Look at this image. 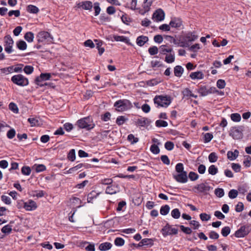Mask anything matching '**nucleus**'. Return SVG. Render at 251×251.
<instances>
[{
  "label": "nucleus",
  "mask_w": 251,
  "mask_h": 251,
  "mask_svg": "<svg viewBox=\"0 0 251 251\" xmlns=\"http://www.w3.org/2000/svg\"><path fill=\"white\" fill-rule=\"evenodd\" d=\"M114 106L115 107L116 111L118 112H124L132 107L131 102L128 100L123 99L116 101Z\"/></svg>",
  "instance_id": "1"
},
{
  "label": "nucleus",
  "mask_w": 251,
  "mask_h": 251,
  "mask_svg": "<svg viewBox=\"0 0 251 251\" xmlns=\"http://www.w3.org/2000/svg\"><path fill=\"white\" fill-rule=\"evenodd\" d=\"M76 125L80 128H84L88 130L93 129L95 126L93 120L89 117L78 120L76 122Z\"/></svg>",
  "instance_id": "2"
},
{
  "label": "nucleus",
  "mask_w": 251,
  "mask_h": 251,
  "mask_svg": "<svg viewBox=\"0 0 251 251\" xmlns=\"http://www.w3.org/2000/svg\"><path fill=\"white\" fill-rule=\"evenodd\" d=\"M36 38L39 43L43 45L49 44L52 42L53 37L50 33L45 31H41L36 35Z\"/></svg>",
  "instance_id": "3"
},
{
  "label": "nucleus",
  "mask_w": 251,
  "mask_h": 251,
  "mask_svg": "<svg viewBox=\"0 0 251 251\" xmlns=\"http://www.w3.org/2000/svg\"><path fill=\"white\" fill-rule=\"evenodd\" d=\"M153 101L155 104H157V107H167L171 103V98L167 95H158L154 97Z\"/></svg>",
  "instance_id": "4"
},
{
  "label": "nucleus",
  "mask_w": 251,
  "mask_h": 251,
  "mask_svg": "<svg viewBox=\"0 0 251 251\" xmlns=\"http://www.w3.org/2000/svg\"><path fill=\"white\" fill-rule=\"evenodd\" d=\"M11 81L15 84L20 86H25L28 85V79L21 74L14 75L11 77Z\"/></svg>",
  "instance_id": "5"
},
{
  "label": "nucleus",
  "mask_w": 251,
  "mask_h": 251,
  "mask_svg": "<svg viewBox=\"0 0 251 251\" xmlns=\"http://www.w3.org/2000/svg\"><path fill=\"white\" fill-rule=\"evenodd\" d=\"M198 37L195 32H189L186 33L183 37L182 41L180 42V47H184L189 46V43L195 41Z\"/></svg>",
  "instance_id": "6"
},
{
  "label": "nucleus",
  "mask_w": 251,
  "mask_h": 251,
  "mask_svg": "<svg viewBox=\"0 0 251 251\" xmlns=\"http://www.w3.org/2000/svg\"><path fill=\"white\" fill-rule=\"evenodd\" d=\"M14 41L10 35H6L4 37V47L5 51L8 54L13 51V46Z\"/></svg>",
  "instance_id": "7"
},
{
  "label": "nucleus",
  "mask_w": 251,
  "mask_h": 251,
  "mask_svg": "<svg viewBox=\"0 0 251 251\" xmlns=\"http://www.w3.org/2000/svg\"><path fill=\"white\" fill-rule=\"evenodd\" d=\"M217 92V90L215 87H210L207 88L206 86L201 85L199 87L198 92L200 96L201 97L206 96L210 94L214 93Z\"/></svg>",
  "instance_id": "8"
},
{
  "label": "nucleus",
  "mask_w": 251,
  "mask_h": 251,
  "mask_svg": "<svg viewBox=\"0 0 251 251\" xmlns=\"http://www.w3.org/2000/svg\"><path fill=\"white\" fill-rule=\"evenodd\" d=\"M161 232L164 237L170 235H176L178 232V229L173 228L169 224H167L161 229Z\"/></svg>",
  "instance_id": "9"
},
{
  "label": "nucleus",
  "mask_w": 251,
  "mask_h": 251,
  "mask_svg": "<svg viewBox=\"0 0 251 251\" xmlns=\"http://www.w3.org/2000/svg\"><path fill=\"white\" fill-rule=\"evenodd\" d=\"M211 189V187L207 183H202L195 186L193 188V191L195 193H206Z\"/></svg>",
  "instance_id": "10"
},
{
  "label": "nucleus",
  "mask_w": 251,
  "mask_h": 251,
  "mask_svg": "<svg viewBox=\"0 0 251 251\" xmlns=\"http://www.w3.org/2000/svg\"><path fill=\"white\" fill-rule=\"evenodd\" d=\"M250 232V226H242L234 233L235 237L237 238L244 237Z\"/></svg>",
  "instance_id": "11"
},
{
  "label": "nucleus",
  "mask_w": 251,
  "mask_h": 251,
  "mask_svg": "<svg viewBox=\"0 0 251 251\" xmlns=\"http://www.w3.org/2000/svg\"><path fill=\"white\" fill-rule=\"evenodd\" d=\"M170 25L173 28L179 29L183 26L182 20L177 17H173L171 18L170 22Z\"/></svg>",
  "instance_id": "12"
},
{
  "label": "nucleus",
  "mask_w": 251,
  "mask_h": 251,
  "mask_svg": "<svg viewBox=\"0 0 251 251\" xmlns=\"http://www.w3.org/2000/svg\"><path fill=\"white\" fill-rule=\"evenodd\" d=\"M174 178L178 182L184 183L188 181L187 172L179 173L177 175L173 176Z\"/></svg>",
  "instance_id": "13"
},
{
  "label": "nucleus",
  "mask_w": 251,
  "mask_h": 251,
  "mask_svg": "<svg viewBox=\"0 0 251 251\" xmlns=\"http://www.w3.org/2000/svg\"><path fill=\"white\" fill-rule=\"evenodd\" d=\"M165 13L161 9L156 10L152 15V19L156 22L162 21L164 19Z\"/></svg>",
  "instance_id": "14"
},
{
  "label": "nucleus",
  "mask_w": 251,
  "mask_h": 251,
  "mask_svg": "<svg viewBox=\"0 0 251 251\" xmlns=\"http://www.w3.org/2000/svg\"><path fill=\"white\" fill-rule=\"evenodd\" d=\"M229 135L234 139L237 140L242 138V133L237 127H233L230 130Z\"/></svg>",
  "instance_id": "15"
},
{
  "label": "nucleus",
  "mask_w": 251,
  "mask_h": 251,
  "mask_svg": "<svg viewBox=\"0 0 251 251\" xmlns=\"http://www.w3.org/2000/svg\"><path fill=\"white\" fill-rule=\"evenodd\" d=\"M37 207V204L35 201L33 200H29L25 201V209L26 211H33L35 210Z\"/></svg>",
  "instance_id": "16"
},
{
  "label": "nucleus",
  "mask_w": 251,
  "mask_h": 251,
  "mask_svg": "<svg viewBox=\"0 0 251 251\" xmlns=\"http://www.w3.org/2000/svg\"><path fill=\"white\" fill-rule=\"evenodd\" d=\"M149 119L146 117H143L138 119L135 121V125L139 126L144 127L146 126H149L150 124Z\"/></svg>",
  "instance_id": "17"
},
{
  "label": "nucleus",
  "mask_w": 251,
  "mask_h": 251,
  "mask_svg": "<svg viewBox=\"0 0 251 251\" xmlns=\"http://www.w3.org/2000/svg\"><path fill=\"white\" fill-rule=\"evenodd\" d=\"M77 5L78 7H82L85 10H91L93 7L92 2L90 1H85L79 2Z\"/></svg>",
  "instance_id": "18"
},
{
  "label": "nucleus",
  "mask_w": 251,
  "mask_h": 251,
  "mask_svg": "<svg viewBox=\"0 0 251 251\" xmlns=\"http://www.w3.org/2000/svg\"><path fill=\"white\" fill-rule=\"evenodd\" d=\"M51 77V75L50 73H41L39 76H37L35 81L42 82L44 80H50Z\"/></svg>",
  "instance_id": "19"
},
{
  "label": "nucleus",
  "mask_w": 251,
  "mask_h": 251,
  "mask_svg": "<svg viewBox=\"0 0 251 251\" xmlns=\"http://www.w3.org/2000/svg\"><path fill=\"white\" fill-rule=\"evenodd\" d=\"M149 41V38L144 35L138 36L136 39V44L140 47H142Z\"/></svg>",
  "instance_id": "20"
},
{
  "label": "nucleus",
  "mask_w": 251,
  "mask_h": 251,
  "mask_svg": "<svg viewBox=\"0 0 251 251\" xmlns=\"http://www.w3.org/2000/svg\"><path fill=\"white\" fill-rule=\"evenodd\" d=\"M189 76L193 80L202 79L204 78V74L201 71H197L191 73Z\"/></svg>",
  "instance_id": "21"
},
{
  "label": "nucleus",
  "mask_w": 251,
  "mask_h": 251,
  "mask_svg": "<svg viewBox=\"0 0 251 251\" xmlns=\"http://www.w3.org/2000/svg\"><path fill=\"white\" fill-rule=\"evenodd\" d=\"M159 52L162 54H166L167 53H170L173 52V49L169 47L167 45H163L160 46Z\"/></svg>",
  "instance_id": "22"
},
{
  "label": "nucleus",
  "mask_w": 251,
  "mask_h": 251,
  "mask_svg": "<svg viewBox=\"0 0 251 251\" xmlns=\"http://www.w3.org/2000/svg\"><path fill=\"white\" fill-rule=\"evenodd\" d=\"M117 191L118 187L113 185L107 186L105 190V193L110 195L115 194Z\"/></svg>",
  "instance_id": "23"
},
{
  "label": "nucleus",
  "mask_w": 251,
  "mask_h": 251,
  "mask_svg": "<svg viewBox=\"0 0 251 251\" xmlns=\"http://www.w3.org/2000/svg\"><path fill=\"white\" fill-rule=\"evenodd\" d=\"M238 154L239 151L237 150H235L233 152L228 151L227 153V157L229 160H234L238 157Z\"/></svg>",
  "instance_id": "24"
},
{
  "label": "nucleus",
  "mask_w": 251,
  "mask_h": 251,
  "mask_svg": "<svg viewBox=\"0 0 251 251\" xmlns=\"http://www.w3.org/2000/svg\"><path fill=\"white\" fill-rule=\"evenodd\" d=\"M112 247L111 243L109 242H104L99 245V249L101 251H106L110 250Z\"/></svg>",
  "instance_id": "25"
},
{
  "label": "nucleus",
  "mask_w": 251,
  "mask_h": 251,
  "mask_svg": "<svg viewBox=\"0 0 251 251\" xmlns=\"http://www.w3.org/2000/svg\"><path fill=\"white\" fill-rule=\"evenodd\" d=\"M184 71L183 68L179 65H177L174 68V75L177 77H180Z\"/></svg>",
  "instance_id": "26"
},
{
  "label": "nucleus",
  "mask_w": 251,
  "mask_h": 251,
  "mask_svg": "<svg viewBox=\"0 0 251 251\" xmlns=\"http://www.w3.org/2000/svg\"><path fill=\"white\" fill-rule=\"evenodd\" d=\"M175 52L173 50V52H170L169 54L166 55L165 59V62H166L167 63H172L175 61Z\"/></svg>",
  "instance_id": "27"
},
{
  "label": "nucleus",
  "mask_w": 251,
  "mask_h": 251,
  "mask_svg": "<svg viewBox=\"0 0 251 251\" xmlns=\"http://www.w3.org/2000/svg\"><path fill=\"white\" fill-rule=\"evenodd\" d=\"M26 10L28 12L32 14H37L39 11V9L37 6L32 4L28 5L27 6Z\"/></svg>",
  "instance_id": "28"
},
{
  "label": "nucleus",
  "mask_w": 251,
  "mask_h": 251,
  "mask_svg": "<svg viewBox=\"0 0 251 251\" xmlns=\"http://www.w3.org/2000/svg\"><path fill=\"white\" fill-rule=\"evenodd\" d=\"M142 244L143 246H146L148 247H151L153 245V239L151 238H144L142 240Z\"/></svg>",
  "instance_id": "29"
},
{
  "label": "nucleus",
  "mask_w": 251,
  "mask_h": 251,
  "mask_svg": "<svg viewBox=\"0 0 251 251\" xmlns=\"http://www.w3.org/2000/svg\"><path fill=\"white\" fill-rule=\"evenodd\" d=\"M128 119L124 116H118L116 120V123L119 126L123 125Z\"/></svg>",
  "instance_id": "30"
},
{
  "label": "nucleus",
  "mask_w": 251,
  "mask_h": 251,
  "mask_svg": "<svg viewBox=\"0 0 251 251\" xmlns=\"http://www.w3.org/2000/svg\"><path fill=\"white\" fill-rule=\"evenodd\" d=\"M17 48L22 50H24L26 49L27 45L26 43L23 40L18 41L16 43Z\"/></svg>",
  "instance_id": "31"
},
{
  "label": "nucleus",
  "mask_w": 251,
  "mask_h": 251,
  "mask_svg": "<svg viewBox=\"0 0 251 251\" xmlns=\"http://www.w3.org/2000/svg\"><path fill=\"white\" fill-rule=\"evenodd\" d=\"M34 37L33 33L30 31L26 32L24 36L25 39L29 43H31L33 41Z\"/></svg>",
  "instance_id": "32"
},
{
  "label": "nucleus",
  "mask_w": 251,
  "mask_h": 251,
  "mask_svg": "<svg viewBox=\"0 0 251 251\" xmlns=\"http://www.w3.org/2000/svg\"><path fill=\"white\" fill-rule=\"evenodd\" d=\"M170 209V206L166 204L161 207L160 213L162 215H166L169 212Z\"/></svg>",
  "instance_id": "33"
},
{
  "label": "nucleus",
  "mask_w": 251,
  "mask_h": 251,
  "mask_svg": "<svg viewBox=\"0 0 251 251\" xmlns=\"http://www.w3.org/2000/svg\"><path fill=\"white\" fill-rule=\"evenodd\" d=\"M33 168L37 173L43 172L46 169V166L43 164H35L33 166Z\"/></svg>",
  "instance_id": "34"
},
{
  "label": "nucleus",
  "mask_w": 251,
  "mask_h": 251,
  "mask_svg": "<svg viewBox=\"0 0 251 251\" xmlns=\"http://www.w3.org/2000/svg\"><path fill=\"white\" fill-rule=\"evenodd\" d=\"M68 159L71 161H74L75 159V150L74 149H71L67 156Z\"/></svg>",
  "instance_id": "35"
},
{
  "label": "nucleus",
  "mask_w": 251,
  "mask_h": 251,
  "mask_svg": "<svg viewBox=\"0 0 251 251\" xmlns=\"http://www.w3.org/2000/svg\"><path fill=\"white\" fill-rule=\"evenodd\" d=\"M71 201L74 205H76V207H80L81 206V201L80 199L76 197H73L71 199Z\"/></svg>",
  "instance_id": "36"
},
{
  "label": "nucleus",
  "mask_w": 251,
  "mask_h": 251,
  "mask_svg": "<svg viewBox=\"0 0 251 251\" xmlns=\"http://www.w3.org/2000/svg\"><path fill=\"white\" fill-rule=\"evenodd\" d=\"M8 107L9 109L14 113H18L19 112V109L17 105L13 102H11L9 104Z\"/></svg>",
  "instance_id": "37"
},
{
  "label": "nucleus",
  "mask_w": 251,
  "mask_h": 251,
  "mask_svg": "<svg viewBox=\"0 0 251 251\" xmlns=\"http://www.w3.org/2000/svg\"><path fill=\"white\" fill-rule=\"evenodd\" d=\"M31 172V169L28 166H24L22 168L21 172L24 175L29 176Z\"/></svg>",
  "instance_id": "38"
},
{
  "label": "nucleus",
  "mask_w": 251,
  "mask_h": 251,
  "mask_svg": "<svg viewBox=\"0 0 251 251\" xmlns=\"http://www.w3.org/2000/svg\"><path fill=\"white\" fill-rule=\"evenodd\" d=\"M127 140L130 142L131 144H134L138 142L139 139L135 137L132 134H130L127 136Z\"/></svg>",
  "instance_id": "39"
},
{
  "label": "nucleus",
  "mask_w": 251,
  "mask_h": 251,
  "mask_svg": "<svg viewBox=\"0 0 251 251\" xmlns=\"http://www.w3.org/2000/svg\"><path fill=\"white\" fill-rule=\"evenodd\" d=\"M208 159L210 162L214 163L217 161L218 156L214 152H211L208 156Z\"/></svg>",
  "instance_id": "40"
},
{
  "label": "nucleus",
  "mask_w": 251,
  "mask_h": 251,
  "mask_svg": "<svg viewBox=\"0 0 251 251\" xmlns=\"http://www.w3.org/2000/svg\"><path fill=\"white\" fill-rule=\"evenodd\" d=\"M208 171L209 174L215 175L218 173V170L214 165H212L208 168Z\"/></svg>",
  "instance_id": "41"
},
{
  "label": "nucleus",
  "mask_w": 251,
  "mask_h": 251,
  "mask_svg": "<svg viewBox=\"0 0 251 251\" xmlns=\"http://www.w3.org/2000/svg\"><path fill=\"white\" fill-rule=\"evenodd\" d=\"M230 118L233 121L236 122H240L241 120L240 115L237 113L231 114L230 115Z\"/></svg>",
  "instance_id": "42"
},
{
  "label": "nucleus",
  "mask_w": 251,
  "mask_h": 251,
  "mask_svg": "<svg viewBox=\"0 0 251 251\" xmlns=\"http://www.w3.org/2000/svg\"><path fill=\"white\" fill-rule=\"evenodd\" d=\"M171 215L174 219H178L180 216V212L178 208L173 209L171 212Z\"/></svg>",
  "instance_id": "43"
},
{
  "label": "nucleus",
  "mask_w": 251,
  "mask_h": 251,
  "mask_svg": "<svg viewBox=\"0 0 251 251\" xmlns=\"http://www.w3.org/2000/svg\"><path fill=\"white\" fill-rule=\"evenodd\" d=\"M155 126L157 127H166L168 126V123L166 121L158 120L155 122Z\"/></svg>",
  "instance_id": "44"
},
{
  "label": "nucleus",
  "mask_w": 251,
  "mask_h": 251,
  "mask_svg": "<svg viewBox=\"0 0 251 251\" xmlns=\"http://www.w3.org/2000/svg\"><path fill=\"white\" fill-rule=\"evenodd\" d=\"M1 232L4 234H9L12 231V226L7 225L4 226L1 229Z\"/></svg>",
  "instance_id": "45"
},
{
  "label": "nucleus",
  "mask_w": 251,
  "mask_h": 251,
  "mask_svg": "<svg viewBox=\"0 0 251 251\" xmlns=\"http://www.w3.org/2000/svg\"><path fill=\"white\" fill-rule=\"evenodd\" d=\"M150 150L152 153L156 154L159 153L160 149L157 145L152 144L150 148Z\"/></svg>",
  "instance_id": "46"
},
{
  "label": "nucleus",
  "mask_w": 251,
  "mask_h": 251,
  "mask_svg": "<svg viewBox=\"0 0 251 251\" xmlns=\"http://www.w3.org/2000/svg\"><path fill=\"white\" fill-rule=\"evenodd\" d=\"M114 244L117 246H122L125 244V240L121 237H117L114 240Z\"/></svg>",
  "instance_id": "47"
},
{
  "label": "nucleus",
  "mask_w": 251,
  "mask_h": 251,
  "mask_svg": "<svg viewBox=\"0 0 251 251\" xmlns=\"http://www.w3.org/2000/svg\"><path fill=\"white\" fill-rule=\"evenodd\" d=\"M246 158L243 161V164L245 167L248 168L251 165V157L249 155L245 156Z\"/></svg>",
  "instance_id": "48"
},
{
  "label": "nucleus",
  "mask_w": 251,
  "mask_h": 251,
  "mask_svg": "<svg viewBox=\"0 0 251 251\" xmlns=\"http://www.w3.org/2000/svg\"><path fill=\"white\" fill-rule=\"evenodd\" d=\"M230 232V228L229 226H225L221 230V233L224 237H226Z\"/></svg>",
  "instance_id": "49"
},
{
  "label": "nucleus",
  "mask_w": 251,
  "mask_h": 251,
  "mask_svg": "<svg viewBox=\"0 0 251 251\" xmlns=\"http://www.w3.org/2000/svg\"><path fill=\"white\" fill-rule=\"evenodd\" d=\"M148 51L150 55H154L157 54L158 52V49L156 46H152L149 49Z\"/></svg>",
  "instance_id": "50"
},
{
  "label": "nucleus",
  "mask_w": 251,
  "mask_h": 251,
  "mask_svg": "<svg viewBox=\"0 0 251 251\" xmlns=\"http://www.w3.org/2000/svg\"><path fill=\"white\" fill-rule=\"evenodd\" d=\"M213 138V134L211 133H206L204 135V142L205 143L209 142Z\"/></svg>",
  "instance_id": "51"
},
{
  "label": "nucleus",
  "mask_w": 251,
  "mask_h": 251,
  "mask_svg": "<svg viewBox=\"0 0 251 251\" xmlns=\"http://www.w3.org/2000/svg\"><path fill=\"white\" fill-rule=\"evenodd\" d=\"M208 236L209 238L211 239L216 240L218 239L219 237V234L215 232V231H210L208 233Z\"/></svg>",
  "instance_id": "52"
},
{
  "label": "nucleus",
  "mask_w": 251,
  "mask_h": 251,
  "mask_svg": "<svg viewBox=\"0 0 251 251\" xmlns=\"http://www.w3.org/2000/svg\"><path fill=\"white\" fill-rule=\"evenodd\" d=\"M34 68L32 66H29V65H26L25 66L23 71L25 72V73L27 75H30L33 72Z\"/></svg>",
  "instance_id": "53"
},
{
  "label": "nucleus",
  "mask_w": 251,
  "mask_h": 251,
  "mask_svg": "<svg viewBox=\"0 0 251 251\" xmlns=\"http://www.w3.org/2000/svg\"><path fill=\"white\" fill-rule=\"evenodd\" d=\"M188 177L191 181H195L198 179L199 175L194 172H190L189 173Z\"/></svg>",
  "instance_id": "54"
},
{
  "label": "nucleus",
  "mask_w": 251,
  "mask_h": 251,
  "mask_svg": "<svg viewBox=\"0 0 251 251\" xmlns=\"http://www.w3.org/2000/svg\"><path fill=\"white\" fill-rule=\"evenodd\" d=\"M215 194L217 197L222 198L225 194L224 189L220 188H216L215 190Z\"/></svg>",
  "instance_id": "55"
},
{
  "label": "nucleus",
  "mask_w": 251,
  "mask_h": 251,
  "mask_svg": "<svg viewBox=\"0 0 251 251\" xmlns=\"http://www.w3.org/2000/svg\"><path fill=\"white\" fill-rule=\"evenodd\" d=\"M176 171L178 173L184 172L183 164L181 163H177L176 166Z\"/></svg>",
  "instance_id": "56"
},
{
  "label": "nucleus",
  "mask_w": 251,
  "mask_h": 251,
  "mask_svg": "<svg viewBox=\"0 0 251 251\" xmlns=\"http://www.w3.org/2000/svg\"><path fill=\"white\" fill-rule=\"evenodd\" d=\"M165 148L168 151H172L174 148V144L171 141H167L165 143Z\"/></svg>",
  "instance_id": "57"
},
{
  "label": "nucleus",
  "mask_w": 251,
  "mask_h": 251,
  "mask_svg": "<svg viewBox=\"0 0 251 251\" xmlns=\"http://www.w3.org/2000/svg\"><path fill=\"white\" fill-rule=\"evenodd\" d=\"M114 39L117 41H121L125 43H127L128 41V38L124 36H116L114 37Z\"/></svg>",
  "instance_id": "58"
},
{
  "label": "nucleus",
  "mask_w": 251,
  "mask_h": 251,
  "mask_svg": "<svg viewBox=\"0 0 251 251\" xmlns=\"http://www.w3.org/2000/svg\"><path fill=\"white\" fill-rule=\"evenodd\" d=\"M200 217L202 221H207L211 218L210 215H208L205 213H201L200 215Z\"/></svg>",
  "instance_id": "59"
},
{
  "label": "nucleus",
  "mask_w": 251,
  "mask_h": 251,
  "mask_svg": "<svg viewBox=\"0 0 251 251\" xmlns=\"http://www.w3.org/2000/svg\"><path fill=\"white\" fill-rule=\"evenodd\" d=\"M112 179L110 178L102 179L100 181V183L103 185H110L112 183Z\"/></svg>",
  "instance_id": "60"
},
{
  "label": "nucleus",
  "mask_w": 251,
  "mask_h": 251,
  "mask_svg": "<svg viewBox=\"0 0 251 251\" xmlns=\"http://www.w3.org/2000/svg\"><path fill=\"white\" fill-rule=\"evenodd\" d=\"M238 195V191L235 189L231 190L228 193V197L230 199H235Z\"/></svg>",
  "instance_id": "61"
},
{
  "label": "nucleus",
  "mask_w": 251,
  "mask_h": 251,
  "mask_svg": "<svg viewBox=\"0 0 251 251\" xmlns=\"http://www.w3.org/2000/svg\"><path fill=\"white\" fill-rule=\"evenodd\" d=\"M160 159L164 164L168 165L170 163V159L168 156L166 155H161L160 157Z\"/></svg>",
  "instance_id": "62"
},
{
  "label": "nucleus",
  "mask_w": 251,
  "mask_h": 251,
  "mask_svg": "<svg viewBox=\"0 0 251 251\" xmlns=\"http://www.w3.org/2000/svg\"><path fill=\"white\" fill-rule=\"evenodd\" d=\"M16 135V132L14 129L12 128L8 131L7 133V137L9 139H13Z\"/></svg>",
  "instance_id": "63"
},
{
  "label": "nucleus",
  "mask_w": 251,
  "mask_h": 251,
  "mask_svg": "<svg viewBox=\"0 0 251 251\" xmlns=\"http://www.w3.org/2000/svg\"><path fill=\"white\" fill-rule=\"evenodd\" d=\"M231 168L236 173L240 172L241 171V166L239 164L233 163L231 164Z\"/></svg>",
  "instance_id": "64"
}]
</instances>
